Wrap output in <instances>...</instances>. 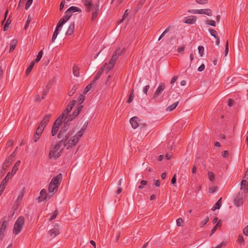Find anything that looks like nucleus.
Instances as JSON below:
<instances>
[{
  "mask_svg": "<svg viewBox=\"0 0 248 248\" xmlns=\"http://www.w3.org/2000/svg\"><path fill=\"white\" fill-rule=\"evenodd\" d=\"M69 126L68 125H64L63 127L60 130L58 134V138L61 139L60 140H62L63 145L64 147L67 146L66 142L68 140L70 136V133L68 131Z\"/></svg>",
  "mask_w": 248,
  "mask_h": 248,
  "instance_id": "1",
  "label": "nucleus"
},
{
  "mask_svg": "<svg viewBox=\"0 0 248 248\" xmlns=\"http://www.w3.org/2000/svg\"><path fill=\"white\" fill-rule=\"evenodd\" d=\"M62 140H60L55 145L53 150L50 151L49 154V158H54L56 159L61 156V154L64 149V148H62L59 152H57V151L60 149L62 145H63V142H62Z\"/></svg>",
  "mask_w": 248,
  "mask_h": 248,
  "instance_id": "2",
  "label": "nucleus"
},
{
  "mask_svg": "<svg viewBox=\"0 0 248 248\" xmlns=\"http://www.w3.org/2000/svg\"><path fill=\"white\" fill-rule=\"evenodd\" d=\"M24 218L23 217H19L16 221L13 228V233L15 235L18 234L22 230L24 224Z\"/></svg>",
  "mask_w": 248,
  "mask_h": 248,
  "instance_id": "3",
  "label": "nucleus"
},
{
  "mask_svg": "<svg viewBox=\"0 0 248 248\" xmlns=\"http://www.w3.org/2000/svg\"><path fill=\"white\" fill-rule=\"evenodd\" d=\"M62 116H60L55 121L51 130V135L52 136H55L57 133L60 125L62 123Z\"/></svg>",
  "mask_w": 248,
  "mask_h": 248,
  "instance_id": "4",
  "label": "nucleus"
},
{
  "mask_svg": "<svg viewBox=\"0 0 248 248\" xmlns=\"http://www.w3.org/2000/svg\"><path fill=\"white\" fill-rule=\"evenodd\" d=\"M245 197V194L244 192H239L234 200V204L237 207L241 206L243 203Z\"/></svg>",
  "mask_w": 248,
  "mask_h": 248,
  "instance_id": "5",
  "label": "nucleus"
},
{
  "mask_svg": "<svg viewBox=\"0 0 248 248\" xmlns=\"http://www.w3.org/2000/svg\"><path fill=\"white\" fill-rule=\"evenodd\" d=\"M100 11L99 4L98 3H95L92 9V14L91 17V21L94 22L97 18Z\"/></svg>",
  "mask_w": 248,
  "mask_h": 248,
  "instance_id": "6",
  "label": "nucleus"
},
{
  "mask_svg": "<svg viewBox=\"0 0 248 248\" xmlns=\"http://www.w3.org/2000/svg\"><path fill=\"white\" fill-rule=\"evenodd\" d=\"M4 220L3 221L2 224L0 228V239L1 241H2L5 236L4 233L6 231L7 227L8 225V223L7 221L5 220V217L4 218Z\"/></svg>",
  "mask_w": 248,
  "mask_h": 248,
  "instance_id": "7",
  "label": "nucleus"
},
{
  "mask_svg": "<svg viewBox=\"0 0 248 248\" xmlns=\"http://www.w3.org/2000/svg\"><path fill=\"white\" fill-rule=\"evenodd\" d=\"M79 140H78L75 136H73L70 139H69L67 143V149H69V148L72 147L73 146H75L76 145L77 143L78 142Z\"/></svg>",
  "mask_w": 248,
  "mask_h": 248,
  "instance_id": "8",
  "label": "nucleus"
},
{
  "mask_svg": "<svg viewBox=\"0 0 248 248\" xmlns=\"http://www.w3.org/2000/svg\"><path fill=\"white\" fill-rule=\"evenodd\" d=\"M165 88V84L164 83H161L159 86L158 87L157 89L156 90L154 96L153 98L155 99L164 90Z\"/></svg>",
  "mask_w": 248,
  "mask_h": 248,
  "instance_id": "9",
  "label": "nucleus"
},
{
  "mask_svg": "<svg viewBox=\"0 0 248 248\" xmlns=\"http://www.w3.org/2000/svg\"><path fill=\"white\" fill-rule=\"evenodd\" d=\"M62 179V174H58L57 176L53 178L50 183V184L57 186L59 187V185L60 184Z\"/></svg>",
  "mask_w": 248,
  "mask_h": 248,
  "instance_id": "10",
  "label": "nucleus"
},
{
  "mask_svg": "<svg viewBox=\"0 0 248 248\" xmlns=\"http://www.w3.org/2000/svg\"><path fill=\"white\" fill-rule=\"evenodd\" d=\"M84 5L86 7L85 11L87 12H89L91 11V8H93V4L92 0H82Z\"/></svg>",
  "mask_w": 248,
  "mask_h": 248,
  "instance_id": "11",
  "label": "nucleus"
},
{
  "mask_svg": "<svg viewBox=\"0 0 248 248\" xmlns=\"http://www.w3.org/2000/svg\"><path fill=\"white\" fill-rule=\"evenodd\" d=\"M60 233L59 226L55 225L52 229L48 231V234L52 237H55Z\"/></svg>",
  "mask_w": 248,
  "mask_h": 248,
  "instance_id": "12",
  "label": "nucleus"
},
{
  "mask_svg": "<svg viewBox=\"0 0 248 248\" xmlns=\"http://www.w3.org/2000/svg\"><path fill=\"white\" fill-rule=\"evenodd\" d=\"M139 118L136 116L133 117L130 119L129 122L133 128L136 129L140 125L139 123Z\"/></svg>",
  "mask_w": 248,
  "mask_h": 248,
  "instance_id": "13",
  "label": "nucleus"
},
{
  "mask_svg": "<svg viewBox=\"0 0 248 248\" xmlns=\"http://www.w3.org/2000/svg\"><path fill=\"white\" fill-rule=\"evenodd\" d=\"M51 115L50 114H47L44 117V118L40 122L39 125L43 127H45L47 124L49 120L51 118Z\"/></svg>",
  "mask_w": 248,
  "mask_h": 248,
  "instance_id": "14",
  "label": "nucleus"
},
{
  "mask_svg": "<svg viewBox=\"0 0 248 248\" xmlns=\"http://www.w3.org/2000/svg\"><path fill=\"white\" fill-rule=\"evenodd\" d=\"M75 12L81 13L82 10L76 6H72L70 7L65 12V14H72Z\"/></svg>",
  "mask_w": 248,
  "mask_h": 248,
  "instance_id": "15",
  "label": "nucleus"
},
{
  "mask_svg": "<svg viewBox=\"0 0 248 248\" xmlns=\"http://www.w3.org/2000/svg\"><path fill=\"white\" fill-rule=\"evenodd\" d=\"M107 64V63H105V64H104L103 66L98 71L97 74L95 75L93 80L92 81L93 83H95L100 78L101 75L104 72Z\"/></svg>",
  "mask_w": 248,
  "mask_h": 248,
  "instance_id": "16",
  "label": "nucleus"
},
{
  "mask_svg": "<svg viewBox=\"0 0 248 248\" xmlns=\"http://www.w3.org/2000/svg\"><path fill=\"white\" fill-rule=\"evenodd\" d=\"M15 156L16 155L15 154V152H14L12 154H11L9 157L5 160L3 165V168H4L8 167L10 164H11L13 161L12 158L15 157Z\"/></svg>",
  "mask_w": 248,
  "mask_h": 248,
  "instance_id": "17",
  "label": "nucleus"
},
{
  "mask_svg": "<svg viewBox=\"0 0 248 248\" xmlns=\"http://www.w3.org/2000/svg\"><path fill=\"white\" fill-rule=\"evenodd\" d=\"M40 196L38 197V202H42L46 200L47 197V194L46 189H43L41 190L40 193Z\"/></svg>",
  "mask_w": 248,
  "mask_h": 248,
  "instance_id": "18",
  "label": "nucleus"
},
{
  "mask_svg": "<svg viewBox=\"0 0 248 248\" xmlns=\"http://www.w3.org/2000/svg\"><path fill=\"white\" fill-rule=\"evenodd\" d=\"M75 30V23L73 22L70 23V25L68 27V30L66 32V35H71L73 34Z\"/></svg>",
  "mask_w": 248,
  "mask_h": 248,
  "instance_id": "19",
  "label": "nucleus"
},
{
  "mask_svg": "<svg viewBox=\"0 0 248 248\" xmlns=\"http://www.w3.org/2000/svg\"><path fill=\"white\" fill-rule=\"evenodd\" d=\"M74 119L71 114L65 115L62 120V123H64V125H68L69 126L68 123L69 121H72Z\"/></svg>",
  "mask_w": 248,
  "mask_h": 248,
  "instance_id": "20",
  "label": "nucleus"
},
{
  "mask_svg": "<svg viewBox=\"0 0 248 248\" xmlns=\"http://www.w3.org/2000/svg\"><path fill=\"white\" fill-rule=\"evenodd\" d=\"M10 172H8L5 177L2 180V182H1L0 187H3L5 189L6 185L8 181V180L10 179Z\"/></svg>",
  "mask_w": 248,
  "mask_h": 248,
  "instance_id": "21",
  "label": "nucleus"
},
{
  "mask_svg": "<svg viewBox=\"0 0 248 248\" xmlns=\"http://www.w3.org/2000/svg\"><path fill=\"white\" fill-rule=\"evenodd\" d=\"M58 188V187L57 186H55L51 184H49L48 186V192L50 193H53L51 196L57 191Z\"/></svg>",
  "mask_w": 248,
  "mask_h": 248,
  "instance_id": "22",
  "label": "nucleus"
},
{
  "mask_svg": "<svg viewBox=\"0 0 248 248\" xmlns=\"http://www.w3.org/2000/svg\"><path fill=\"white\" fill-rule=\"evenodd\" d=\"M16 44L17 40L16 39H13L10 42L9 53L13 52L15 50Z\"/></svg>",
  "mask_w": 248,
  "mask_h": 248,
  "instance_id": "23",
  "label": "nucleus"
},
{
  "mask_svg": "<svg viewBox=\"0 0 248 248\" xmlns=\"http://www.w3.org/2000/svg\"><path fill=\"white\" fill-rule=\"evenodd\" d=\"M83 108V105H80L79 106L76 110H75L74 111V112H73L72 114V117L75 118L76 116H77L79 114V113L80 112V111L82 110Z\"/></svg>",
  "mask_w": 248,
  "mask_h": 248,
  "instance_id": "24",
  "label": "nucleus"
},
{
  "mask_svg": "<svg viewBox=\"0 0 248 248\" xmlns=\"http://www.w3.org/2000/svg\"><path fill=\"white\" fill-rule=\"evenodd\" d=\"M200 14H204L208 16L212 15V11L210 9H200Z\"/></svg>",
  "mask_w": 248,
  "mask_h": 248,
  "instance_id": "25",
  "label": "nucleus"
},
{
  "mask_svg": "<svg viewBox=\"0 0 248 248\" xmlns=\"http://www.w3.org/2000/svg\"><path fill=\"white\" fill-rule=\"evenodd\" d=\"M72 108L73 107L72 106H71V105H69V104L67 105L66 109L64 110L63 112L60 115L62 116V119H63L65 115H68L69 114V113L72 110Z\"/></svg>",
  "mask_w": 248,
  "mask_h": 248,
  "instance_id": "26",
  "label": "nucleus"
},
{
  "mask_svg": "<svg viewBox=\"0 0 248 248\" xmlns=\"http://www.w3.org/2000/svg\"><path fill=\"white\" fill-rule=\"evenodd\" d=\"M221 202H222V198L219 199V200L217 201V202H216V203L215 204L214 206H213L212 208V210L213 211H214L216 209H219L221 205Z\"/></svg>",
  "mask_w": 248,
  "mask_h": 248,
  "instance_id": "27",
  "label": "nucleus"
},
{
  "mask_svg": "<svg viewBox=\"0 0 248 248\" xmlns=\"http://www.w3.org/2000/svg\"><path fill=\"white\" fill-rule=\"evenodd\" d=\"M115 63H116L115 60H112L111 59H110V60L109 61V62L108 63V65L107 66L108 71H107V73H108V72L109 70H111V69H112V68L114 67V65L115 64Z\"/></svg>",
  "mask_w": 248,
  "mask_h": 248,
  "instance_id": "28",
  "label": "nucleus"
},
{
  "mask_svg": "<svg viewBox=\"0 0 248 248\" xmlns=\"http://www.w3.org/2000/svg\"><path fill=\"white\" fill-rule=\"evenodd\" d=\"M221 224H222L221 220H219V221H218L217 223L216 224V225L213 227V229L212 230V231H211L212 232L210 234V236H211L213 233H214L216 232V231L217 230V227H220L221 226Z\"/></svg>",
  "mask_w": 248,
  "mask_h": 248,
  "instance_id": "29",
  "label": "nucleus"
},
{
  "mask_svg": "<svg viewBox=\"0 0 248 248\" xmlns=\"http://www.w3.org/2000/svg\"><path fill=\"white\" fill-rule=\"evenodd\" d=\"M73 73L75 76L79 77V68L78 65H74V66L73 67Z\"/></svg>",
  "mask_w": 248,
  "mask_h": 248,
  "instance_id": "30",
  "label": "nucleus"
},
{
  "mask_svg": "<svg viewBox=\"0 0 248 248\" xmlns=\"http://www.w3.org/2000/svg\"><path fill=\"white\" fill-rule=\"evenodd\" d=\"M134 97V89L133 88L132 89L130 93H129L128 99L127 100V103L128 104L130 103L133 101Z\"/></svg>",
  "mask_w": 248,
  "mask_h": 248,
  "instance_id": "31",
  "label": "nucleus"
},
{
  "mask_svg": "<svg viewBox=\"0 0 248 248\" xmlns=\"http://www.w3.org/2000/svg\"><path fill=\"white\" fill-rule=\"evenodd\" d=\"M196 19L197 18L196 16H192V18H187L185 21V23L189 24H193L196 22Z\"/></svg>",
  "mask_w": 248,
  "mask_h": 248,
  "instance_id": "32",
  "label": "nucleus"
},
{
  "mask_svg": "<svg viewBox=\"0 0 248 248\" xmlns=\"http://www.w3.org/2000/svg\"><path fill=\"white\" fill-rule=\"evenodd\" d=\"M178 103H179V101H178L176 102H175V103H174L173 104L169 106L167 108L166 110L167 111H170L174 110L176 108V107L177 106Z\"/></svg>",
  "mask_w": 248,
  "mask_h": 248,
  "instance_id": "33",
  "label": "nucleus"
},
{
  "mask_svg": "<svg viewBox=\"0 0 248 248\" xmlns=\"http://www.w3.org/2000/svg\"><path fill=\"white\" fill-rule=\"evenodd\" d=\"M10 17L8 18V19L7 20L6 23L5 24L3 28V31H6L8 30L9 26L11 24L12 20L10 19Z\"/></svg>",
  "mask_w": 248,
  "mask_h": 248,
  "instance_id": "34",
  "label": "nucleus"
},
{
  "mask_svg": "<svg viewBox=\"0 0 248 248\" xmlns=\"http://www.w3.org/2000/svg\"><path fill=\"white\" fill-rule=\"evenodd\" d=\"M25 193L24 188L20 191L16 201V202L21 201Z\"/></svg>",
  "mask_w": 248,
  "mask_h": 248,
  "instance_id": "35",
  "label": "nucleus"
},
{
  "mask_svg": "<svg viewBox=\"0 0 248 248\" xmlns=\"http://www.w3.org/2000/svg\"><path fill=\"white\" fill-rule=\"evenodd\" d=\"M77 89H78L77 86L76 85H74L72 87V88L71 89L70 91L69 92V93H68L69 96H73L74 95V94L76 93Z\"/></svg>",
  "mask_w": 248,
  "mask_h": 248,
  "instance_id": "36",
  "label": "nucleus"
},
{
  "mask_svg": "<svg viewBox=\"0 0 248 248\" xmlns=\"http://www.w3.org/2000/svg\"><path fill=\"white\" fill-rule=\"evenodd\" d=\"M94 83L93 82V81L91 83L88 84L86 87L84 89V91H83V93L84 94H86L88 92L90 91V90H91V89L92 88V85Z\"/></svg>",
  "mask_w": 248,
  "mask_h": 248,
  "instance_id": "37",
  "label": "nucleus"
},
{
  "mask_svg": "<svg viewBox=\"0 0 248 248\" xmlns=\"http://www.w3.org/2000/svg\"><path fill=\"white\" fill-rule=\"evenodd\" d=\"M59 30H60L56 28L51 39V41L52 42H54L55 40L56 39L57 35L59 34Z\"/></svg>",
  "mask_w": 248,
  "mask_h": 248,
  "instance_id": "38",
  "label": "nucleus"
},
{
  "mask_svg": "<svg viewBox=\"0 0 248 248\" xmlns=\"http://www.w3.org/2000/svg\"><path fill=\"white\" fill-rule=\"evenodd\" d=\"M119 49H116L115 52L113 53V54L112 55L111 57V59L114 60L116 61L117 58L120 56L119 54H118Z\"/></svg>",
  "mask_w": 248,
  "mask_h": 248,
  "instance_id": "39",
  "label": "nucleus"
},
{
  "mask_svg": "<svg viewBox=\"0 0 248 248\" xmlns=\"http://www.w3.org/2000/svg\"><path fill=\"white\" fill-rule=\"evenodd\" d=\"M43 54V52L42 50H40L36 58L35 59V62H38L40 61V60H41V59L42 57Z\"/></svg>",
  "mask_w": 248,
  "mask_h": 248,
  "instance_id": "40",
  "label": "nucleus"
},
{
  "mask_svg": "<svg viewBox=\"0 0 248 248\" xmlns=\"http://www.w3.org/2000/svg\"><path fill=\"white\" fill-rule=\"evenodd\" d=\"M85 100V96L83 94H80L78 98V102L79 103V105L80 106L81 104L84 102Z\"/></svg>",
  "mask_w": 248,
  "mask_h": 248,
  "instance_id": "41",
  "label": "nucleus"
},
{
  "mask_svg": "<svg viewBox=\"0 0 248 248\" xmlns=\"http://www.w3.org/2000/svg\"><path fill=\"white\" fill-rule=\"evenodd\" d=\"M66 14V15H65L64 16H63V17L62 18H61L62 20L64 21V23H65L67 21H68L72 16V14Z\"/></svg>",
  "mask_w": 248,
  "mask_h": 248,
  "instance_id": "42",
  "label": "nucleus"
},
{
  "mask_svg": "<svg viewBox=\"0 0 248 248\" xmlns=\"http://www.w3.org/2000/svg\"><path fill=\"white\" fill-rule=\"evenodd\" d=\"M210 32V34L214 37L215 38H217V37H218L217 34V32L216 31H215V30L213 29H209L208 30Z\"/></svg>",
  "mask_w": 248,
  "mask_h": 248,
  "instance_id": "43",
  "label": "nucleus"
},
{
  "mask_svg": "<svg viewBox=\"0 0 248 248\" xmlns=\"http://www.w3.org/2000/svg\"><path fill=\"white\" fill-rule=\"evenodd\" d=\"M44 127L41 126V125H39L38 128H37L36 129V132L35 133L36 134H38L40 135H41L44 129Z\"/></svg>",
  "mask_w": 248,
  "mask_h": 248,
  "instance_id": "44",
  "label": "nucleus"
},
{
  "mask_svg": "<svg viewBox=\"0 0 248 248\" xmlns=\"http://www.w3.org/2000/svg\"><path fill=\"white\" fill-rule=\"evenodd\" d=\"M189 162V158H186L185 162H183L182 164L181 168H185L186 169H187V165Z\"/></svg>",
  "mask_w": 248,
  "mask_h": 248,
  "instance_id": "45",
  "label": "nucleus"
},
{
  "mask_svg": "<svg viewBox=\"0 0 248 248\" xmlns=\"http://www.w3.org/2000/svg\"><path fill=\"white\" fill-rule=\"evenodd\" d=\"M237 241V242L241 245L244 244V239L243 238V236L242 235H238Z\"/></svg>",
  "mask_w": 248,
  "mask_h": 248,
  "instance_id": "46",
  "label": "nucleus"
},
{
  "mask_svg": "<svg viewBox=\"0 0 248 248\" xmlns=\"http://www.w3.org/2000/svg\"><path fill=\"white\" fill-rule=\"evenodd\" d=\"M184 223V221L181 217L178 218L176 220V224L178 226L181 227L182 226Z\"/></svg>",
  "mask_w": 248,
  "mask_h": 248,
  "instance_id": "47",
  "label": "nucleus"
},
{
  "mask_svg": "<svg viewBox=\"0 0 248 248\" xmlns=\"http://www.w3.org/2000/svg\"><path fill=\"white\" fill-rule=\"evenodd\" d=\"M208 175L210 180L213 182L215 180V175L213 172L212 171H209Z\"/></svg>",
  "mask_w": 248,
  "mask_h": 248,
  "instance_id": "48",
  "label": "nucleus"
},
{
  "mask_svg": "<svg viewBox=\"0 0 248 248\" xmlns=\"http://www.w3.org/2000/svg\"><path fill=\"white\" fill-rule=\"evenodd\" d=\"M84 132L80 130L75 135V137L78 140L82 136Z\"/></svg>",
  "mask_w": 248,
  "mask_h": 248,
  "instance_id": "49",
  "label": "nucleus"
},
{
  "mask_svg": "<svg viewBox=\"0 0 248 248\" xmlns=\"http://www.w3.org/2000/svg\"><path fill=\"white\" fill-rule=\"evenodd\" d=\"M206 23L213 27H215L216 25V22L213 20H207L206 21Z\"/></svg>",
  "mask_w": 248,
  "mask_h": 248,
  "instance_id": "50",
  "label": "nucleus"
},
{
  "mask_svg": "<svg viewBox=\"0 0 248 248\" xmlns=\"http://www.w3.org/2000/svg\"><path fill=\"white\" fill-rule=\"evenodd\" d=\"M64 23V21L60 19L57 25L56 28L60 30V28H61Z\"/></svg>",
  "mask_w": 248,
  "mask_h": 248,
  "instance_id": "51",
  "label": "nucleus"
},
{
  "mask_svg": "<svg viewBox=\"0 0 248 248\" xmlns=\"http://www.w3.org/2000/svg\"><path fill=\"white\" fill-rule=\"evenodd\" d=\"M209 221V217H207L203 221L200 223V227H203Z\"/></svg>",
  "mask_w": 248,
  "mask_h": 248,
  "instance_id": "52",
  "label": "nucleus"
},
{
  "mask_svg": "<svg viewBox=\"0 0 248 248\" xmlns=\"http://www.w3.org/2000/svg\"><path fill=\"white\" fill-rule=\"evenodd\" d=\"M196 2L200 4H206L208 2V0H196Z\"/></svg>",
  "mask_w": 248,
  "mask_h": 248,
  "instance_id": "53",
  "label": "nucleus"
},
{
  "mask_svg": "<svg viewBox=\"0 0 248 248\" xmlns=\"http://www.w3.org/2000/svg\"><path fill=\"white\" fill-rule=\"evenodd\" d=\"M170 28L169 27L167 29H166L163 32V33L161 34V35H160V36L159 37V38H158V41L160 40V39L163 37L169 31H170Z\"/></svg>",
  "mask_w": 248,
  "mask_h": 248,
  "instance_id": "54",
  "label": "nucleus"
},
{
  "mask_svg": "<svg viewBox=\"0 0 248 248\" xmlns=\"http://www.w3.org/2000/svg\"><path fill=\"white\" fill-rule=\"evenodd\" d=\"M31 21V17H30V16H29L28 17V19H27V20L26 21L25 27H24V29L25 30H27V29L28 27V26H29Z\"/></svg>",
  "mask_w": 248,
  "mask_h": 248,
  "instance_id": "55",
  "label": "nucleus"
},
{
  "mask_svg": "<svg viewBox=\"0 0 248 248\" xmlns=\"http://www.w3.org/2000/svg\"><path fill=\"white\" fill-rule=\"evenodd\" d=\"M217 188H218V187L217 186H215L214 187H210V188L209 189V192L210 193H214L217 191Z\"/></svg>",
  "mask_w": 248,
  "mask_h": 248,
  "instance_id": "56",
  "label": "nucleus"
},
{
  "mask_svg": "<svg viewBox=\"0 0 248 248\" xmlns=\"http://www.w3.org/2000/svg\"><path fill=\"white\" fill-rule=\"evenodd\" d=\"M32 1H33V0H28L27 1V2L26 3V5H25V9L26 10H28L30 8L31 5L32 3Z\"/></svg>",
  "mask_w": 248,
  "mask_h": 248,
  "instance_id": "57",
  "label": "nucleus"
},
{
  "mask_svg": "<svg viewBox=\"0 0 248 248\" xmlns=\"http://www.w3.org/2000/svg\"><path fill=\"white\" fill-rule=\"evenodd\" d=\"M198 50H199V52L201 55V56H202L203 55V51H204V47L203 46H199L198 47Z\"/></svg>",
  "mask_w": 248,
  "mask_h": 248,
  "instance_id": "58",
  "label": "nucleus"
},
{
  "mask_svg": "<svg viewBox=\"0 0 248 248\" xmlns=\"http://www.w3.org/2000/svg\"><path fill=\"white\" fill-rule=\"evenodd\" d=\"M244 179H243L242 181H241V190H242L243 189V188H244V186H246L247 185V179H245L244 178Z\"/></svg>",
  "mask_w": 248,
  "mask_h": 248,
  "instance_id": "59",
  "label": "nucleus"
},
{
  "mask_svg": "<svg viewBox=\"0 0 248 248\" xmlns=\"http://www.w3.org/2000/svg\"><path fill=\"white\" fill-rule=\"evenodd\" d=\"M13 144H14V141L12 139L9 140L6 143L7 148H9V147L13 146Z\"/></svg>",
  "mask_w": 248,
  "mask_h": 248,
  "instance_id": "60",
  "label": "nucleus"
},
{
  "mask_svg": "<svg viewBox=\"0 0 248 248\" xmlns=\"http://www.w3.org/2000/svg\"><path fill=\"white\" fill-rule=\"evenodd\" d=\"M229 51V44H228V40L227 41L226 45H225V56H226Z\"/></svg>",
  "mask_w": 248,
  "mask_h": 248,
  "instance_id": "61",
  "label": "nucleus"
},
{
  "mask_svg": "<svg viewBox=\"0 0 248 248\" xmlns=\"http://www.w3.org/2000/svg\"><path fill=\"white\" fill-rule=\"evenodd\" d=\"M88 121H86V123L84 124V125L82 126V128H81L80 130L83 131L84 133L87 127L88 126Z\"/></svg>",
  "mask_w": 248,
  "mask_h": 248,
  "instance_id": "62",
  "label": "nucleus"
},
{
  "mask_svg": "<svg viewBox=\"0 0 248 248\" xmlns=\"http://www.w3.org/2000/svg\"><path fill=\"white\" fill-rule=\"evenodd\" d=\"M49 89H50V87H49L48 85H47L46 86V88L45 89H44L43 91V93L44 94V95H46L47 93L49 92Z\"/></svg>",
  "mask_w": 248,
  "mask_h": 248,
  "instance_id": "63",
  "label": "nucleus"
},
{
  "mask_svg": "<svg viewBox=\"0 0 248 248\" xmlns=\"http://www.w3.org/2000/svg\"><path fill=\"white\" fill-rule=\"evenodd\" d=\"M243 233L245 235L248 236V225L244 229Z\"/></svg>",
  "mask_w": 248,
  "mask_h": 248,
  "instance_id": "64",
  "label": "nucleus"
}]
</instances>
